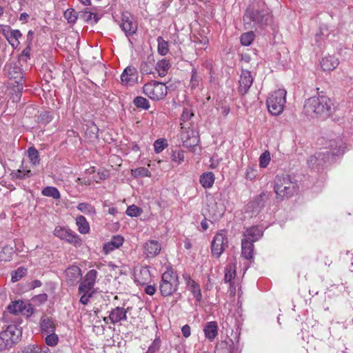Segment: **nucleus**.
I'll return each mask as SVG.
<instances>
[{"label":"nucleus","mask_w":353,"mask_h":353,"mask_svg":"<svg viewBox=\"0 0 353 353\" xmlns=\"http://www.w3.org/2000/svg\"><path fill=\"white\" fill-rule=\"evenodd\" d=\"M332 103L325 95L312 97L307 99L304 104L305 114L311 117H327L330 114Z\"/></svg>","instance_id":"1"},{"label":"nucleus","mask_w":353,"mask_h":353,"mask_svg":"<svg viewBox=\"0 0 353 353\" xmlns=\"http://www.w3.org/2000/svg\"><path fill=\"white\" fill-rule=\"evenodd\" d=\"M343 152L342 144L338 145L336 141H330L329 147L325 148L314 155L311 156L308 160V163L313 168L319 169L321 167H323L326 163L332 161L335 156Z\"/></svg>","instance_id":"2"},{"label":"nucleus","mask_w":353,"mask_h":353,"mask_svg":"<svg viewBox=\"0 0 353 353\" xmlns=\"http://www.w3.org/2000/svg\"><path fill=\"white\" fill-rule=\"evenodd\" d=\"M274 183V190L278 201L292 197L299 189L296 182L290 175H276Z\"/></svg>","instance_id":"3"},{"label":"nucleus","mask_w":353,"mask_h":353,"mask_svg":"<svg viewBox=\"0 0 353 353\" xmlns=\"http://www.w3.org/2000/svg\"><path fill=\"white\" fill-rule=\"evenodd\" d=\"M270 18L269 12L266 9L248 8L243 20L245 29H252L267 25Z\"/></svg>","instance_id":"4"},{"label":"nucleus","mask_w":353,"mask_h":353,"mask_svg":"<svg viewBox=\"0 0 353 353\" xmlns=\"http://www.w3.org/2000/svg\"><path fill=\"white\" fill-rule=\"evenodd\" d=\"M286 94L285 90L279 89L268 97L266 103L270 114L278 116L283 112L286 103Z\"/></svg>","instance_id":"5"},{"label":"nucleus","mask_w":353,"mask_h":353,"mask_svg":"<svg viewBox=\"0 0 353 353\" xmlns=\"http://www.w3.org/2000/svg\"><path fill=\"white\" fill-rule=\"evenodd\" d=\"M145 95L153 101H160L167 95V87L163 83L152 81L145 83L143 87Z\"/></svg>","instance_id":"6"},{"label":"nucleus","mask_w":353,"mask_h":353,"mask_svg":"<svg viewBox=\"0 0 353 353\" xmlns=\"http://www.w3.org/2000/svg\"><path fill=\"white\" fill-rule=\"evenodd\" d=\"M178 276L172 271H167L162 274L159 290L163 296L172 294L178 288Z\"/></svg>","instance_id":"7"},{"label":"nucleus","mask_w":353,"mask_h":353,"mask_svg":"<svg viewBox=\"0 0 353 353\" xmlns=\"http://www.w3.org/2000/svg\"><path fill=\"white\" fill-rule=\"evenodd\" d=\"M228 246L227 235L225 231L221 230L214 235L211 243V252L212 256L219 259Z\"/></svg>","instance_id":"8"},{"label":"nucleus","mask_w":353,"mask_h":353,"mask_svg":"<svg viewBox=\"0 0 353 353\" xmlns=\"http://www.w3.org/2000/svg\"><path fill=\"white\" fill-rule=\"evenodd\" d=\"M181 125V139L183 146L188 149L194 148L199 142L198 132L182 123Z\"/></svg>","instance_id":"9"},{"label":"nucleus","mask_w":353,"mask_h":353,"mask_svg":"<svg viewBox=\"0 0 353 353\" xmlns=\"http://www.w3.org/2000/svg\"><path fill=\"white\" fill-rule=\"evenodd\" d=\"M53 234L59 239L64 240L74 246H77L81 244V240L79 235L68 228L59 225L56 226Z\"/></svg>","instance_id":"10"},{"label":"nucleus","mask_w":353,"mask_h":353,"mask_svg":"<svg viewBox=\"0 0 353 353\" xmlns=\"http://www.w3.org/2000/svg\"><path fill=\"white\" fill-rule=\"evenodd\" d=\"M8 311L13 314L17 315L21 314L27 317L30 316L33 313V308L31 304L24 303L22 301H15L12 302L8 307Z\"/></svg>","instance_id":"11"},{"label":"nucleus","mask_w":353,"mask_h":353,"mask_svg":"<svg viewBox=\"0 0 353 353\" xmlns=\"http://www.w3.org/2000/svg\"><path fill=\"white\" fill-rule=\"evenodd\" d=\"M120 27L127 37L133 35L137 30V23L130 13L122 14Z\"/></svg>","instance_id":"12"},{"label":"nucleus","mask_w":353,"mask_h":353,"mask_svg":"<svg viewBox=\"0 0 353 353\" xmlns=\"http://www.w3.org/2000/svg\"><path fill=\"white\" fill-rule=\"evenodd\" d=\"M97 275L98 272L96 270L88 271L79 286V293L90 292L94 288Z\"/></svg>","instance_id":"13"},{"label":"nucleus","mask_w":353,"mask_h":353,"mask_svg":"<svg viewBox=\"0 0 353 353\" xmlns=\"http://www.w3.org/2000/svg\"><path fill=\"white\" fill-rule=\"evenodd\" d=\"M253 81L251 72L248 70H242L239 81V92L242 95L245 94L252 85Z\"/></svg>","instance_id":"14"},{"label":"nucleus","mask_w":353,"mask_h":353,"mask_svg":"<svg viewBox=\"0 0 353 353\" xmlns=\"http://www.w3.org/2000/svg\"><path fill=\"white\" fill-rule=\"evenodd\" d=\"M65 281L68 285L74 286L81 279L82 274L81 269L77 265H71L65 271Z\"/></svg>","instance_id":"15"},{"label":"nucleus","mask_w":353,"mask_h":353,"mask_svg":"<svg viewBox=\"0 0 353 353\" xmlns=\"http://www.w3.org/2000/svg\"><path fill=\"white\" fill-rule=\"evenodd\" d=\"M270 192H263L256 196L254 200L250 203L248 208H252L253 213H259L264 208L265 203L270 199Z\"/></svg>","instance_id":"16"},{"label":"nucleus","mask_w":353,"mask_h":353,"mask_svg":"<svg viewBox=\"0 0 353 353\" xmlns=\"http://www.w3.org/2000/svg\"><path fill=\"white\" fill-rule=\"evenodd\" d=\"M161 250V244L154 240L147 241L144 245V254L146 258H154L158 255Z\"/></svg>","instance_id":"17"},{"label":"nucleus","mask_w":353,"mask_h":353,"mask_svg":"<svg viewBox=\"0 0 353 353\" xmlns=\"http://www.w3.org/2000/svg\"><path fill=\"white\" fill-rule=\"evenodd\" d=\"M129 308L125 309L123 307H116L109 314V319L113 324L127 319V312Z\"/></svg>","instance_id":"18"},{"label":"nucleus","mask_w":353,"mask_h":353,"mask_svg":"<svg viewBox=\"0 0 353 353\" xmlns=\"http://www.w3.org/2000/svg\"><path fill=\"white\" fill-rule=\"evenodd\" d=\"M320 63L323 71L330 72L339 65V61L334 56L327 55L322 58Z\"/></svg>","instance_id":"19"},{"label":"nucleus","mask_w":353,"mask_h":353,"mask_svg":"<svg viewBox=\"0 0 353 353\" xmlns=\"http://www.w3.org/2000/svg\"><path fill=\"white\" fill-rule=\"evenodd\" d=\"M203 332L205 338L213 341L218 335V324L216 321H210L206 323L203 327Z\"/></svg>","instance_id":"20"},{"label":"nucleus","mask_w":353,"mask_h":353,"mask_svg":"<svg viewBox=\"0 0 353 353\" xmlns=\"http://www.w3.org/2000/svg\"><path fill=\"white\" fill-rule=\"evenodd\" d=\"M137 78V70L134 67H127L121 75L123 83L132 84Z\"/></svg>","instance_id":"21"},{"label":"nucleus","mask_w":353,"mask_h":353,"mask_svg":"<svg viewBox=\"0 0 353 353\" xmlns=\"http://www.w3.org/2000/svg\"><path fill=\"white\" fill-rule=\"evenodd\" d=\"M4 332L8 334V336L14 344L21 341L22 330L21 327H19L18 325L14 324L9 325Z\"/></svg>","instance_id":"22"},{"label":"nucleus","mask_w":353,"mask_h":353,"mask_svg":"<svg viewBox=\"0 0 353 353\" xmlns=\"http://www.w3.org/2000/svg\"><path fill=\"white\" fill-rule=\"evenodd\" d=\"M134 280L138 284L144 285L150 281V272L148 268L143 267L134 273Z\"/></svg>","instance_id":"23"},{"label":"nucleus","mask_w":353,"mask_h":353,"mask_svg":"<svg viewBox=\"0 0 353 353\" xmlns=\"http://www.w3.org/2000/svg\"><path fill=\"white\" fill-rule=\"evenodd\" d=\"M263 235V232L257 227L252 226L247 228L244 232V239H248L252 243L258 241Z\"/></svg>","instance_id":"24"},{"label":"nucleus","mask_w":353,"mask_h":353,"mask_svg":"<svg viewBox=\"0 0 353 353\" xmlns=\"http://www.w3.org/2000/svg\"><path fill=\"white\" fill-rule=\"evenodd\" d=\"M254 244L248 239H242L241 241V254L242 256L250 260L253 258Z\"/></svg>","instance_id":"25"},{"label":"nucleus","mask_w":353,"mask_h":353,"mask_svg":"<svg viewBox=\"0 0 353 353\" xmlns=\"http://www.w3.org/2000/svg\"><path fill=\"white\" fill-rule=\"evenodd\" d=\"M79 19L83 20L88 23L94 25L99 21L100 18L96 13H93L85 9V10L79 12Z\"/></svg>","instance_id":"26"},{"label":"nucleus","mask_w":353,"mask_h":353,"mask_svg":"<svg viewBox=\"0 0 353 353\" xmlns=\"http://www.w3.org/2000/svg\"><path fill=\"white\" fill-rule=\"evenodd\" d=\"M54 321L49 317H44L41 319V330L42 333L48 334L55 331Z\"/></svg>","instance_id":"27"},{"label":"nucleus","mask_w":353,"mask_h":353,"mask_svg":"<svg viewBox=\"0 0 353 353\" xmlns=\"http://www.w3.org/2000/svg\"><path fill=\"white\" fill-rule=\"evenodd\" d=\"M214 175L212 172L203 173L200 176V183L204 188H210L214 183Z\"/></svg>","instance_id":"28"},{"label":"nucleus","mask_w":353,"mask_h":353,"mask_svg":"<svg viewBox=\"0 0 353 353\" xmlns=\"http://www.w3.org/2000/svg\"><path fill=\"white\" fill-rule=\"evenodd\" d=\"M76 223L78 226V230L81 234H85L89 232L90 225L83 216H78L76 219Z\"/></svg>","instance_id":"29"},{"label":"nucleus","mask_w":353,"mask_h":353,"mask_svg":"<svg viewBox=\"0 0 353 353\" xmlns=\"http://www.w3.org/2000/svg\"><path fill=\"white\" fill-rule=\"evenodd\" d=\"M15 345L4 331L0 333V351L10 349Z\"/></svg>","instance_id":"30"},{"label":"nucleus","mask_w":353,"mask_h":353,"mask_svg":"<svg viewBox=\"0 0 353 353\" xmlns=\"http://www.w3.org/2000/svg\"><path fill=\"white\" fill-rule=\"evenodd\" d=\"M170 68V62L166 59H162L157 62L155 69L157 71L159 76L163 77L166 75Z\"/></svg>","instance_id":"31"},{"label":"nucleus","mask_w":353,"mask_h":353,"mask_svg":"<svg viewBox=\"0 0 353 353\" xmlns=\"http://www.w3.org/2000/svg\"><path fill=\"white\" fill-rule=\"evenodd\" d=\"M42 195L48 197H52L54 199H59L61 197V194L58 189L53 186H47L44 188L41 191Z\"/></svg>","instance_id":"32"},{"label":"nucleus","mask_w":353,"mask_h":353,"mask_svg":"<svg viewBox=\"0 0 353 353\" xmlns=\"http://www.w3.org/2000/svg\"><path fill=\"white\" fill-rule=\"evenodd\" d=\"M236 276V265L229 263L225 270L224 281L225 283H230Z\"/></svg>","instance_id":"33"},{"label":"nucleus","mask_w":353,"mask_h":353,"mask_svg":"<svg viewBox=\"0 0 353 353\" xmlns=\"http://www.w3.org/2000/svg\"><path fill=\"white\" fill-rule=\"evenodd\" d=\"M157 40L158 43L157 51L159 54L162 56L167 54L169 51L168 42L165 41L162 37H158Z\"/></svg>","instance_id":"34"},{"label":"nucleus","mask_w":353,"mask_h":353,"mask_svg":"<svg viewBox=\"0 0 353 353\" xmlns=\"http://www.w3.org/2000/svg\"><path fill=\"white\" fill-rule=\"evenodd\" d=\"M134 105L137 108H141L143 110H148L150 107L149 101L143 97H137L133 100Z\"/></svg>","instance_id":"35"},{"label":"nucleus","mask_w":353,"mask_h":353,"mask_svg":"<svg viewBox=\"0 0 353 353\" xmlns=\"http://www.w3.org/2000/svg\"><path fill=\"white\" fill-rule=\"evenodd\" d=\"M254 37L255 34L253 31L245 32L242 34L241 36V43L243 46H248L252 43V41L254 39Z\"/></svg>","instance_id":"36"},{"label":"nucleus","mask_w":353,"mask_h":353,"mask_svg":"<svg viewBox=\"0 0 353 353\" xmlns=\"http://www.w3.org/2000/svg\"><path fill=\"white\" fill-rule=\"evenodd\" d=\"M27 274V269L23 267H19L11 273V280L12 282L19 281Z\"/></svg>","instance_id":"37"},{"label":"nucleus","mask_w":353,"mask_h":353,"mask_svg":"<svg viewBox=\"0 0 353 353\" xmlns=\"http://www.w3.org/2000/svg\"><path fill=\"white\" fill-rule=\"evenodd\" d=\"M21 36L22 34L19 30H12L10 32L8 41L12 46H17L19 43L18 39L21 37Z\"/></svg>","instance_id":"38"},{"label":"nucleus","mask_w":353,"mask_h":353,"mask_svg":"<svg viewBox=\"0 0 353 353\" xmlns=\"http://www.w3.org/2000/svg\"><path fill=\"white\" fill-rule=\"evenodd\" d=\"M131 174L135 178L150 176L151 173L150 170L144 167L138 168L131 170Z\"/></svg>","instance_id":"39"},{"label":"nucleus","mask_w":353,"mask_h":353,"mask_svg":"<svg viewBox=\"0 0 353 353\" xmlns=\"http://www.w3.org/2000/svg\"><path fill=\"white\" fill-rule=\"evenodd\" d=\"M28 157L30 162L34 165H37L39 163L40 159L39 156L38 150L34 147H30L28 150Z\"/></svg>","instance_id":"40"},{"label":"nucleus","mask_w":353,"mask_h":353,"mask_svg":"<svg viewBox=\"0 0 353 353\" xmlns=\"http://www.w3.org/2000/svg\"><path fill=\"white\" fill-rule=\"evenodd\" d=\"M168 146V140L165 139H159L154 143V152L157 154L161 153Z\"/></svg>","instance_id":"41"},{"label":"nucleus","mask_w":353,"mask_h":353,"mask_svg":"<svg viewBox=\"0 0 353 353\" xmlns=\"http://www.w3.org/2000/svg\"><path fill=\"white\" fill-rule=\"evenodd\" d=\"M77 209L86 214H94L96 213L94 206L87 203H80Z\"/></svg>","instance_id":"42"},{"label":"nucleus","mask_w":353,"mask_h":353,"mask_svg":"<svg viewBox=\"0 0 353 353\" xmlns=\"http://www.w3.org/2000/svg\"><path fill=\"white\" fill-rule=\"evenodd\" d=\"M64 17L70 23H74L79 18V12L74 9H68L64 12Z\"/></svg>","instance_id":"43"},{"label":"nucleus","mask_w":353,"mask_h":353,"mask_svg":"<svg viewBox=\"0 0 353 353\" xmlns=\"http://www.w3.org/2000/svg\"><path fill=\"white\" fill-rule=\"evenodd\" d=\"M19 353H47L46 351H42L41 347L35 345H28L23 347Z\"/></svg>","instance_id":"44"},{"label":"nucleus","mask_w":353,"mask_h":353,"mask_svg":"<svg viewBox=\"0 0 353 353\" xmlns=\"http://www.w3.org/2000/svg\"><path fill=\"white\" fill-rule=\"evenodd\" d=\"M171 158L172 161L176 163L177 165L181 164L184 161V151L181 150L173 151Z\"/></svg>","instance_id":"45"},{"label":"nucleus","mask_w":353,"mask_h":353,"mask_svg":"<svg viewBox=\"0 0 353 353\" xmlns=\"http://www.w3.org/2000/svg\"><path fill=\"white\" fill-rule=\"evenodd\" d=\"M47 334L48 335L46 336V337L45 339V342H46V345H48V346H52V347L55 346L57 344L58 341H59L58 336L54 333V332L48 333Z\"/></svg>","instance_id":"46"},{"label":"nucleus","mask_w":353,"mask_h":353,"mask_svg":"<svg viewBox=\"0 0 353 353\" xmlns=\"http://www.w3.org/2000/svg\"><path fill=\"white\" fill-rule=\"evenodd\" d=\"M197 302H200L202 298V294L199 285L197 283L188 287Z\"/></svg>","instance_id":"47"},{"label":"nucleus","mask_w":353,"mask_h":353,"mask_svg":"<svg viewBox=\"0 0 353 353\" xmlns=\"http://www.w3.org/2000/svg\"><path fill=\"white\" fill-rule=\"evenodd\" d=\"M143 210H141V208L134 205H130L127 210H126V214L129 216H139V215L141 214Z\"/></svg>","instance_id":"48"},{"label":"nucleus","mask_w":353,"mask_h":353,"mask_svg":"<svg viewBox=\"0 0 353 353\" xmlns=\"http://www.w3.org/2000/svg\"><path fill=\"white\" fill-rule=\"evenodd\" d=\"M201 80V77L198 74L197 71L193 69L192 71V77L190 79V86L192 89H194L199 85V83Z\"/></svg>","instance_id":"49"},{"label":"nucleus","mask_w":353,"mask_h":353,"mask_svg":"<svg viewBox=\"0 0 353 353\" xmlns=\"http://www.w3.org/2000/svg\"><path fill=\"white\" fill-rule=\"evenodd\" d=\"M270 161V154L268 151L262 153L259 157V165L261 168H266Z\"/></svg>","instance_id":"50"},{"label":"nucleus","mask_w":353,"mask_h":353,"mask_svg":"<svg viewBox=\"0 0 353 353\" xmlns=\"http://www.w3.org/2000/svg\"><path fill=\"white\" fill-rule=\"evenodd\" d=\"M98 132H99V128H97V126L94 123H92L88 127V128L85 131V134L87 135H89L90 138L93 139V138L97 137Z\"/></svg>","instance_id":"51"},{"label":"nucleus","mask_w":353,"mask_h":353,"mask_svg":"<svg viewBox=\"0 0 353 353\" xmlns=\"http://www.w3.org/2000/svg\"><path fill=\"white\" fill-rule=\"evenodd\" d=\"M161 346V340L159 339H155L152 343L149 346L145 353H157Z\"/></svg>","instance_id":"52"},{"label":"nucleus","mask_w":353,"mask_h":353,"mask_svg":"<svg viewBox=\"0 0 353 353\" xmlns=\"http://www.w3.org/2000/svg\"><path fill=\"white\" fill-rule=\"evenodd\" d=\"M32 175L31 171L30 170L26 169H19L14 173V176L16 178L22 179L26 177H30Z\"/></svg>","instance_id":"53"},{"label":"nucleus","mask_w":353,"mask_h":353,"mask_svg":"<svg viewBox=\"0 0 353 353\" xmlns=\"http://www.w3.org/2000/svg\"><path fill=\"white\" fill-rule=\"evenodd\" d=\"M140 70L143 74H150L153 72L152 64L149 62H143L141 64Z\"/></svg>","instance_id":"54"},{"label":"nucleus","mask_w":353,"mask_h":353,"mask_svg":"<svg viewBox=\"0 0 353 353\" xmlns=\"http://www.w3.org/2000/svg\"><path fill=\"white\" fill-rule=\"evenodd\" d=\"M123 240L124 239L121 236L115 235L112 236L110 242L113 247L114 246V248L117 249L123 245Z\"/></svg>","instance_id":"55"},{"label":"nucleus","mask_w":353,"mask_h":353,"mask_svg":"<svg viewBox=\"0 0 353 353\" xmlns=\"http://www.w3.org/2000/svg\"><path fill=\"white\" fill-rule=\"evenodd\" d=\"M39 119V122L46 124L51 121L52 117L48 112H43L40 114Z\"/></svg>","instance_id":"56"},{"label":"nucleus","mask_w":353,"mask_h":353,"mask_svg":"<svg viewBox=\"0 0 353 353\" xmlns=\"http://www.w3.org/2000/svg\"><path fill=\"white\" fill-rule=\"evenodd\" d=\"M193 116H194V114L192 112H191L188 109H185L183 110V112L181 114V120L183 123H185L188 121H189Z\"/></svg>","instance_id":"57"},{"label":"nucleus","mask_w":353,"mask_h":353,"mask_svg":"<svg viewBox=\"0 0 353 353\" xmlns=\"http://www.w3.org/2000/svg\"><path fill=\"white\" fill-rule=\"evenodd\" d=\"M82 296L80 298V303L83 305H87L90 301V299L92 297V294L90 292H81Z\"/></svg>","instance_id":"58"},{"label":"nucleus","mask_w":353,"mask_h":353,"mask_svg":"<svg viewBox=\"0 0 353 353\" xmlns=\"http://www.w3.org/2000/svg\"><path fill=\"white\" fill-rule=\"evenodd\" d=\"M13 252V249L12 248L10 247V246H5L3 247V250H2V252L0 253V258L2 259V260H5V261H9L10 260V256L8 258H3V254L4 253H8L9 254H12Z\"/></svg>","instance_id":"59"},{"label":"nucleus","mask_w":353,"mask_h":353,"mask_svg":"<svg viewBox=\"0 0 353 353\" xmlns=\"http://www.w3.org/2000/svg\"><path fill=\"white\" fill-rule=\"evenodd\" d=\"M115 249L117 248H114V246L113 247V245H111L110 242H108L107 243L104 244L103 247V250L106 254H109Z\"/></svg>","instance_id":"60"},{"label":"nucleus","mask_w":353,"mask_h":353,"mask_svg":"<svg viewBox=\"0 0 353 353\" xmlns=\"http://www.w3.org/2000/svg\"><path fill=\"white\" fill-rule=\"evenodd\" d=\"M181 332L184 337H189L191 334L190 327L188 325H183L181 328Z\"/></svg>","instance_id":"61"},{"label":"nucleus","mask_w":353,"mask_h":353,"mask_svg":"<svg viewBox=\"0 0 353 353\" xmlns=\"http://www.w3.org/2000/svg\"><path fill=\"white\" fill-rule=\"evenodd\" d=\"M156 292L154 285H148L145 288V292L149 295H153Z\"/></svg>","instance_id":"62"},{"label":"nucleus","mask_w":353,"mask_h":353,"mask_svg":"<svg viewBox=\"0 0 353 353\" xmlns=\"http://www.w3.org/2000/svg\"><path fill=\"white\" fill-rule=\"evenodd\" d=\"M183 276L184 280L185 281L188 287H190L196 283L194 280L191 279L190 276L188 274H183Z\"/></svg>","instance_id":"63"},{"label":"nucleus","mask_w":353,"mask_h":353,"mask_svg":"<svg viewBox=\"0 0 353 353\" xmlns=\"http://www.w3.org/2000/svg\"><path fill=\"white\" fill-rule=\"evenodd\" d=\"M225 347L218 349L216 353H231V348H228L226 344H224Z\"/></svg>","instance_id":"64"}]
</instances>
